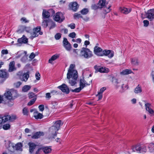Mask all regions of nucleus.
Returning <instances> with one entry per match:
<instances>
[{"instance_id":"1","label":"nucleus","mask_w":154,"mask_h":154,"mask_svg":"<svg viewBox=\"0 0 154 154\" xmlns=\"http://www.w3.org/2000/svg\"><path fill=\"white\" fill-rule=\"evenodd\" d=\"M93 55L92 52L89 49L85 47L82 48L79 55L80 57L88 59L91 57Z\"/></svg>"},{"instance_id":"2","label":"nucleus","mask_w":154,"mask_h":154,"mask_svg":"<svg viewBox=\"0 0 154 154\" xmlns=\"http://www.w3.org/2000/svg\"><path fill=\"white\" fill-rule=\"evenodd\" d=\"M41 27L40 26L37 27L33 29L32 32H30V38L33 39L34 38L38 36L39 35H42V32L41 31Z\"/></svg>"},{"instance_id":"3","label":"nucleus","mask_w":154,"mask_h":154,"mask_svg":"<svg viewBox=\"0 0 154 154\" xmlns=\"http://www.w3.org/2000/svg\"><path fill=\"white\" fill-rule=\"evenodd\" d=\"M58 131L57 129L53 126L51 127L49 129V138H54L57 134V131Z\"/></svg>"},{"instance_id":"4","label":"nucleus","mask_w":154,"mask_h":154,"mask_svg":"<svg viewBox=\"0 0 154 154\" xmlns=\"http://www.w3.org/2000/svg\"><path fill=\"white\" fill-rule=\"evenodd\" d=\"M54 20L59 23L62 22L64 19L63 14L61 12H57L54 17Z\"/></svg>"},{"instance_id":"5","label":"nucleus","mask_w":154,"mask_h":154,"mask_svg":"<svg viewBox=\"0 0 154 154\" xmlns=\"http://www.w3.org/2000/svg\"><path fill=\"white\" fill-rule=\"evenodd\" d=\"M73 73L74 74L71 75V78H72V80H70L69 79V83L72 86L74 85L76 83V81L78 78V74H76V72L74 71Z\"/></svg>"},{"instance_id":"6","label":"nucleus","mask_w":154,"mask_h":154,"mask_svg":"<svg viewBox=\"0 0 154 154\" xmlns=\"http://www.w3.org/2000/svg\"><path fill=\"white\" fill-rule=\"evenodd\" d=\"M75 65L74 64H71L69 66V68L68 70V72L67 74V78L68 79L71 78V75L74 74L73 72L75 71L76 72V74H78L77 71L75 70H74Z\"/></svg>"},{"instance_id":"7","label":"nucleus","mask_w":154,"mask_h":154,"mask_svg":"<svg viewBox=\"0 0 154 154\" xmlns=\"http://www.w3.org/2000/svg\"><path fill=\"white\" fill-rule=\"evenodd\" d=\"M146 16L150 20H152L154 19V9H151L148 10L146 13Z\"/></svg>"},{"instance_id":"8","label":"nucleus","mask_w":154,"mask_h":154,"mask_svg":"<svg viewBox=\"0 0 154 154\" xmlns=\"http://www.w3.org/2000/svg\"><path fill=\"white\" fill-rule=\"evenodd\" d=\"M63 44L64 47L67 50L69 51L71 50L72 48L71 45L68 41L67 39L66 38H63Z\"/></svg>"},{"instance_id":"9","label":"nucleus","mask_w":154,"mask_h":154,"mask_svg":"<svg viewBox=\"0 0 154 154\" xmlns=\"http://www.w3.org/2000/svg\"><path fill=\"white\" fill-rule=\"evenodd\" d=\"M5 146L10 151L12 152H14V146L10 141L8 140L6 141L5 143Z\"/></svg>"},{"instance_id":"10","label":"nucleus","mask_w":154,"mask_h":154,"mask_svg":"<svg viewBox=\"0 0 154 154\" xmlns=\"http://www.w3.org/2000/svg\"><path fill=\"white\" fill-rule=\"evenodd\" d=\"M94 54L97 56H102L103 50L101 48L96 46L94 48Z\"/></svg>"},{"instance_id":"11","label":"nucleus","mask_w":154,"mask_h":154,"mask_svg":"<svg viewBox=\"0 0 154 154\" xmlns=\"http://www.w3.org/2000/svg\"><path fill=\"white\" fill-rule=\"evenodd\" d=\"M58 88L60 89L63 92L66 94H68L69 92V90L67 86L64 84L59 86Z\"/></svg>"},{"instance_id":"12","label":"nucleus","mask_w":154,"mask_h":154,"mask_svg":"<svg viewBox=\"0 0 154 154\" xmlns=\"http://www.w3.org/2000/svg\"><path fill=\"white\" fill-rule=\"evenodd\" d=\"M94 68L96 70L100 72L107 73L109 72V69L105 67H101L100 66H94Z\"/></svg>"},{"instance_id":"13","label":"nucleus","mask_w":154,"mask_h":154,"mask_svg":"<svg viewBox=\"0 0 154 154\" xmlns=\"http://www.w3.org/2000/svg\"><path fill=\"white\" fill-rule=\"evenodd\" d=\"M102 56L103 55L108 56L109 57L112 58L114 56V52L110 50H105L103 51Z\"/></svg>"},{"instance_id":"14","label":"nucleus","mask_w":154,"mask_h":154,"mask_svg":"<svg viewBox=\"0 0 154 154\" xmlns=\"http://www.w3.org/2000/svg\"><path fill=\"white\" fill-rule=\"evenodd\" d=\"M9 77L8 73L5 70H0V77L6 79Z\"/></svg>"},{"instance_id":"15","label":"nucleus","mask_w":154,"mask_h":154,"mask_svg":"<svg viewBox=\"0 0 154 154\" xmlns=\"http://www.w3.org/2000/svg\"><path fill=\"white\" fill-rule=\"evenodd\" d=\"M112 82L115 86V88L117 89L119 87V84L121 82V81L119 79L115 78H113Z\"/></svg>"},{"instance_id":"16","label":"nucleus","mask_w":154,"mask_h":154,"mask_svg":"<svg viewBox=\"0 0 154 154\" xmlns=\"http://www.w3.org/2000/svg\"><path fill=\"white\" fill-rule=\"evenodd\" d=\"M69 7L72 10L74 11H76L79 8L78 4L75 2L70 3Z\"/></svg>"},{"instance_id":"17","label":"nucleus","mask_w":154,"mask_h":154,"mask_svg":"<svg viewBox=\"0 0 154 154\" xmlns=\"http://www.w3.org/2000/svg\"><path fill=\"white\" fill-rule=\"evenodd\" d=\"M13 92L10 91H6L4 94V95L7 99L14 98V97L13 96Z\"/></svg>"},{"instance_id":"18","label":"nucleus","mask_w":154,"mask_h":154,"mask_svg":"<svg viewBox=\"0 0 154 154\" xmlns=\"http://www.w3.org/2000/svg\"><path fill=\"white\" fill-rule=\"evenodd\" d=\"M42 16L43 19H48L50 17V14L46 10L44 9L43 11Z\"/></svg>"},{"instance_id":"19","label":"nucleus","mask_w":154,"mask_h":154,"mask_svg":"<svg viewBox=\"0 0 154 154\" xmlns=\"http://www.w3.org/2000/svg\"><path fill=\"white\" fill-rule=\"evenodd\" d=\"M121 88L122 90L120 91V92H124V89L125 88L128 89L129 88V86L128 84V82L126 80H125L123 82H122Z\"/></svg>"},{"instance_id":"20","label":"nucleus","mask_w":154,"mask_h":154,"mask_svg":"<svg viewBox=\"0 0 154 154\" xmlns=\"http://www.w3.org/2000/svg\"><path fill=\"white\" fill-rule=\"evenodd\" d=\"M17 42L20 43L26 44L28 42V39L23 35L22 37L18 39Z\"/></svg>"},{"instance_id":"21","label":"nucleus","mask_w":154,"mask_h":154,"mask_svg":"<svg viewBox=\"0 0 154 154\" xmlns=\"http://www.w3.org/2000/svg\"><path fill=\"white\" fill-rule=\"evenodd\" d=\"M90 84H89L86 82V81L83 79H81L80 80L79 86L82 89L85 87L87 85H89Z\"/></svg>"},{"instance_id":"22","label":"nucleus","mask_w":154,"mask_h":154,"mask_svg":"<svg viewBox=\"0 0 154 154\" xmlns=\"http://www.w3.org/2000/svg\"><path fill=\"white\" fill-rule=\"evenodd\" d=\"M29 146V152L30 153H32L35 148L36 145L33 143L29 142L28 144Z\"/></svg>"},{"instance_id":"23","label":"nucleus","mask_w":154,"mask_h":154,"mask_svg":"<svg viewBox=\"0 0 154 154\" xmlns=\"http://www.w3.org/2000/svg\"><path fill=\"white\" fill-rule=\"evenodd\" d=\"M29 77V75L28 73H24L22 75H20V78L22 81L26 82Z\"/></svg>"},{"instance_id":"24","label":"nucleus","mask_w":154,"mask_h":154,"mask_svg":"<svg viewBox=\"0 0 154 154\" xmlns=\"http://www.w3.org/2000/svg\"><path fill=\"white\" fill-rule=\"evenodd\" d=\"M34 117L36 119H42L43 117V116L42 114L38 113V112L36 111H35L34 112Z\"/></svg>"},{"instance_id":"25","label":"nucleus","mask_w":154,"mask_h":154,"mask_svg":"<svg viewBox=\"0 0 154 154\" xmlns=\"http://www.w3.org/2000/svg\"><path fill=\"white\" fill-rule=\"evenodd\" d=\"M106 4H107V3H106V0H99L98 3L99 8L105 7Z\"/></svg>"},{"instance_id":"26","label":"nucleus","mask_w":154,"mask_h":154,"mask_svg":"<svg viewBox=\"0 0 154 154\" xmlns=\"http://www.w3.org/2000/svg\"><path fill=\"white\" fill-rule=\"evenodd\" d=\"M44 134L42 132H38L35 133L33 136L32 138L33 139H37L40 137L41 136H43Z\"/></svg>"},{"instance_id":"27","label":"nucleus","mask_w":154,"mask_h":154,"mask_svg":"<svg viewBox=\"0 0 154 154\" xmlns=\"http://www.w3.org/2000/svg\"><path fill=\"white\" fill-rule=\"evenodd\" d=\"M44 152L46 154H48L51 152V148L50 146L43 147L41 148Z\"/></svg>"},{"instance_id":"28","label":"nucleus","mask_w":154,"mask_h":154,"mask_svg":"<svg viewBox=\"0 0 154 154\" xmlns=\"http://www.w3.org/2000/svg\"><path fill=\"white\" fill-rule=\"evenodd\" d=\"M133 151L134 152H140L141 147L140 145H136L133 146L132 148Z\"/></svg>"},{"instance_id":"29","label":"nucleus","mask_w":154,"mask_h":154,"mask_svg":"<svg viewBox=\"0 0 154 154\" xmlns=\"http://www.w3.org/2000/svg\"><path fill=\"white\" fill-rule=\"evenodd\" d=\"M15 63L14 61L11 62L9 65V68L8 71L9 72H11L15 70L14 67Z\"/></svg>"},{"instance_id":"30","label":"nucleus","mask_w":154,"mask_h":154,"mask_svg":"<svg viewBox=\"0 0 154 154\" xmlns=\"http://www.w3.org/2000/svg\"><path fill=\"white\" fill-rule=\"evenodd\" d=\"M61 124V121L60 120H58L55 122L53 127H55L56 129H57L58 130L60 129V126Z\"/></svg>"},{"instance_id":"31","label":"nucleus","mask_w":154,"mask_h":154,"mask_svg":"<svg viewBox=\"0 0 154 154\" xmlns=\"http://www.w3.org/2000/svg\"><path fill=\"white\" fill-rule=\"evenodd\" d=\"M22 144L20 143H18L17 144H16L15 146L14 147V150H20V151H22Z\"/></svg>"},{"instance_id":"32","label":"nucleus","mask_w":154,"mask_h":154,"mask_svg":"<svg viewBox=\"0 0 154 154\" xmlns=\"http://www.w3.org/2000/svg\"><path fill=\"white\" fill-rule=\"evenodd\" d=\"M120 10L121 13L125 14H128V13H129L131 11V8H129V9H128L126 8H121Z\"/></svg>"},{"instance_id":"33","label":"nucleus","mask_w":154,"mask_h":154,"mask_svg":"<svg viewBox=\"0 0 154 154\" xmlns=\"http://www.w3.org/2000/svg\"><path fill=\"white\" fill-rule=\"evenodd\" d=\"M15 98L7 99L6 103L9 106H13L14 103V100Z\"/></svg>"},{"instance_id":"34","label":"nucleus","mask_w":154,"mask_h":154,"mask_svg":"<svg viewBox=\"0 0 154 154\" xmlns=\"http://www.w3.org/2000/svg\"><path fill=\"white\" fill-rule=\"evenodd\" d=\"M51 21L49 19H43V22H42V26L44 28H46L48 26V23Z\"/></svg>"},{"instance_id":"35","label":"nucleus","mask_w":154,"mask_h":154,"mask_svg":"<svg viewBox=\"0 0 154 154\" xmlns=\"http://www.w3.org/2000/svg\"><path fill=\"white\" fill-rule=\"evenodd\" d=\"M131 63L134 66H137L139 65V62L136 58H132L131 59Z\"/></svg>"},{"instance_id":"36","label":"nucleus","mask_w":154,"mask_h":154,"mask_svg":"<svg viewBox=\"0 0 154 154\" xmlns=\"http://www.w3.org/2000/svg\"><path fill=\"white\" fill-rule=\"evenodd\" d=\"M132 72L131 70L129 69H125L121 72V74L123 75H127Z\"/></svg>"},{"instance_id":"37","label":"nucleus","mask_w":154,"mask_h":154,"mask_svg":"<svg viewBox=\"0 0 154 154\" xmlns=\"http://www.w3.org/2000/svg\"><path fill=\"white\" fill-rule=\"evenodd\" d=\"M59 57V55H53L49 60V63H52L53 61L56 60L57 58Z\"/></svg>"},{"instance_id":"38","label":"nucleus","mask_w":154,"mask_h":154,"mask_svg":"<svg viewBox=\"0 0 154 154\" xmlns=\"http://www.w3.org/2000/svg\"><path fill=\"white\" fill-rule=\"evenodd\" d=\"M22 29L23 31H26L28 33L31 32V29L30 27H27L24 26H22Z\"/></svg>"},{"instance_id":"39","label":"nucleus","mask_w":154,"mask_h":154,"mask_svg":"<svg viewBox=\"0 0 154 154\" xmlns=\"http://www.w3.org/2000/svg\"><path fill=\"white\" fill-rule=\"evenodd\" d=\"M141 87L139 86V85H138V86L135 88L134 92L135 93L137 94L141 93Z\"/></svg>"},{"instance_id":"40","label":"nucleus","mask_w":154,"mask_h":154,"mask_svg":"<svg viewBox=\"0 0 154 154\" xmlns=\"http://www.w3.org/2000/svg\"><path fill=\"white\" fill-rule=\"evenodd\" d=\"M31 88V86L29 85H25L22 88V91L24 92L28 91Z\"/></svg>"},{"instance_id":"41","label":"nucleus","mask_w":154,"mask_h":154,"mask_svg":"<svg viewBox=\"0 0 154 154\" xmlns=\"http://www.w3.org/2000/svg\"><path fill=\"white\" fill-rule=\"evenodd\" d=\"M2 117V119L4 120V123L8 120H10L11 116L10 115L5 116Z\"/></svg>"},{"instance_id":"42","label":"nucleus","mask_w":154,"mask_h":154,"mask_svg":"<svg viewBox=\"0 0 154 154\" xmlns=\"http://www.w3.org/2000/svg\"><path fill=\"white\" fill-rule=\"evenodd\" d=\"M89 10L88 8H84L81 11V13L83 15L86 14L88 12Z\"/></svg>"},{"instance_id":"43","label":"nucleus","mask_w":154,"mask_h":154,"mask_svg":"<svg viewBox=\"0 0 154 154\" xmlns=\"http://www.w3.org/2000/svg\"><path fill=\"white\" fill-rule=\"evenodd\" d=\"M151 104L149 103H146L145 105V106L146 111L150 109H152L151 108Z\"/></svg>"},{"instance_id":"44","label":"nucleus","mask_w":154,"mask_h":154,"mask_svg":"<svg viewBox=\"0 0 154 154\" xmlns=\"http://www.w3.org/2000/svg\"><path fill=\"white\" fill-rule=\"evenodd\" d=\"M150 152H152L154 150V143H151L149 147Z\"/></svg>"},{"instance_id":"45","label":"nucleus","mask_w":154,"mask_h":154,"mask_svg":"<svg viewBox=\"0 0 154 154\" xmlns=\"http://www.w3.org/2000/svg\"><path fill=\"white\" fill-rule=\"evenodd\" d=\"M82 89L80 87H79L78 88H76L75 89H71V91L72 92H75L76 93L79 92L81 91Z\"/></svg>"},{"instance_id":"46","label":"nucleus","mask_w":154,"mask_h":154,"mask_svg":"<svg viewBox=\"0 0 154 154\" xmlns=\"http://www.w3.org/2000/svg\"><path fill=\"white\" fill-rule=\"evenodd\" d=\"M29 111L28 109L26 107H24L23 109V113L24 115H27Z\"/></svg>"},{"instance_id":"47","label":"nucleus","mask_w":154,"mask_h":154,"mask_svg":"<svg viewBox=\"0 0 154 154\" xmlns=\"http://www.w3.org/2000/svg\"><path fill=\"white\" fill-rule=\"evenodd\" d=\"M36 100V98H34L32 99L27 104L29 106H30L33 104Z\"/></svg>"},{"instance_id":"48","label":"nucleus","mask_w":154,"mask_h":154,"mask_svg":"<svg viewBox=\"0 0 154 154\" xmlns=\"http://www.w3.org/2000/svg\"><path fill=\"white\" fill-rule=\"evenodd\" d=\"M35 77L36 79L39 80L40 79V74L38 72H37L35 74Z\"/></svg>"},{"instance_id":"49","label":"nucleus","mask_w":154,"mask_h":154,"mask_svg":"<svg viewBox=\"0 0 154 154\" xmlns=\"http://www.w3.org/2000/svg\"><path fill=\"white\" fill-rule=\"evenodd\" d=\"M111 6H109L108 8H105L104 10V14H106L109 12L110 11V8L111 7Z\"/></svg>"},{"instance_id":"50","label":"nucleus","mask_w":154,"mask_h":154,"mask_svg":"<svg viewBox=\"0 0 154 154\" xmlns=\"http://www.w3.org/2000/svg\"><path fill=\"white\" fill-rule=\"evenodd\" d=\"M10 125L9 124L4 125L3 126V128L5 130H7L10 128Z\"/></svg>"},{"instance_id":"51","label":"nucleus","mask_w":154,"mask_h":154,"mask_svg":"<svg viewBox=\"0 0 154 154\" xmlns=\"http://www.w3.org/2000/svg\"><path fill=\"white\" fill-rule=\"evenodd\" d=\"M147 111L149 113L150 115L151 116H152L154 115V110L152 109H150L147 110Z\"/></svg>"},{"instance_id":"52","label":"nucleus","mask_w":154,"mask_h":154,"mask_svg":"<svg viewBox=\"0 0 154 154\" xmlns=\"http://www.w3.org/2000/svg\"><path fill=\"white\" fill-rule=\"evenodd\" d=\"M61 34L60 33H58L55 35V38L56 40H59L61 38Z\"/></svg>"},{"instance_id":"53","label":"nucleus","mask_w":154,"mask_h":154,"mask_svg":"<svg viewBox=\"0 0 154 154\" xmlns=\"http://www.w3.org/2000/svg\"><path fill=\"white\" fill-rule=\"evenodd\" d=\"M74 17L75 19H76L79 18H82V17L80 14L75 13V14Z\"/></svg>"},{"instance_id":"54","label":"nucleus","mask_w":154,"mask_h":154,"mask_svg":"<svg viewBox=\"0 0 154 154\" xmlns=\"http://www.w3.org/2000/svg\"><path fill=\"white\" fill-rule=\"evenodd\" d=\"M92 8L94 10H96L99 8L98 4L97 5L94 4L92 5L91 6Z\"/></svg>"},{"instance_id":"55","label":"nucleus","mask_w":154,"mask_h":154,"mask_svg":"<svg viewBox=\"0 0 154 154\" xmlns=\"http://www.w3.org/2000/svg\"><path fill=\"white\" fill-rule=\"evenodd\" d=\"M1 56L2 57L4 54H8V51L7 50H2L1 51Z\"/></svg>"},{"instance_id":"56","label":"nucleus","mask_w":154,"mask_h":154,"mask_svg":"<svg viewBox=\"0 0 154 154\" xmlns=\"http://www.w3.org/2000/svg\"><path fill=\"white\" fill-rule=\"evenodd\" d=\"M76 34L75 32H72L70 33L69 35V36L72 38H74L75 37Z\"/></svg>"},{"instance_id":"57","label":"nucleus","mask_w":154,"mask_h":154,"mask_svg":"<svg viewBox=\"0 0 154 154\" xmlns=\"http://www.w3.org/2000/svg\"><path fill=\"white\" fill-rule=\"evenodd\" d=\"M106 88L105 87H103L101 88L100 91L98 92L99 94H102V93L106 90Z\"/></svg>"},{"instance_id":"58","label":"nucleus","mask_w":154,"mask_h":154,"mask_svg":"<svg viewBox=\"0 0 154 154\" xmlns=\"http://www.w3.org/2000/svg\"><path fill=\"white\" fill-rule=\"evenodd\" d=\"M68 26L69 27H70L72 29H74L75 28V24L74 23L68 25Z\"/></svg>"},{"instance_id":"59","label":"nucleus","mask_w":154,"mask_h":154,"mask_svg":"<svg viewBox=\"0 0 154 154\" xmlns=\"http://www.w3.org/2000/svg\"><path fill=\"white\" fill-rule=\"evenodd\" d=\"M17 117L16 115H12L11 116V118L10 119V120L11 121H12L16 119H17Z\"/></svg>"},{"instance_id":"60","label":"nucleus","mask_w":154,"mask_h":154,"mask_svg":"<svg viewBox=\"0 0 154 154\" xmlns=\"http://www.w3.org/2000/svg\"><path fill=\"white\" fill-rule=\"evenodd\" d=\"M21 20L24 23H27L29 21V20H27L26 18L25 17L22 18L21 19Z\"/></svg>"},{"instance_id":"61","label":"nucleus","mask_w":154,"mask_h":154,"mask_svg":"<svg viewBox=\"0 0 154 154\" xmlns=\"http://www.w3.org/2000/svg\"><path fill=\"white\" fill-rule=\"evenodd\" d=\"M144 26L145 27L147 26L149 24V22L147 20H144L143 21Z\"/></svg>"},{"instance_id":"62","label":"nucleus","mask_w":154,"mask_h":154,"mask_svg":"<svg viewBox=\"0 0 154 154\" xmlns=\"http://www.w3.org/2000/svg\"><path fill=\"white\" fill-rule=\"evenodd\" d=\"M46 98L48 100H49L51 98V94L50 93H47L46 94Z\"/></svg>"},{"instance_id":"63","label":"nucleus","mask_w":154,"mask_h":154,"mask_svg":"<svg viewBox=\"0 0 154 154\" xmlns=\"http://www.w3.org/2000/svg\"><path fill=\"white\" fill-rule=\"evenodd\" d=\"M22 83L20 82H17L14 84V85L16 88H18L21 85Z\"/></svg>"},{"instance_id":"64","label":"nucleus","mask_w":154,"mask_h":154,"mask_svg":"<svg viewBox=\"0 0 154 154\" xmlns=\"http://www.w3.org/2000/svg\"><path fill=\"white\" fill-rule=\"evenodd\" d=\"M39 110L41 111H43L44 109V106L43 105H40L38 106Z\"/></svg>"}]
</instances>
